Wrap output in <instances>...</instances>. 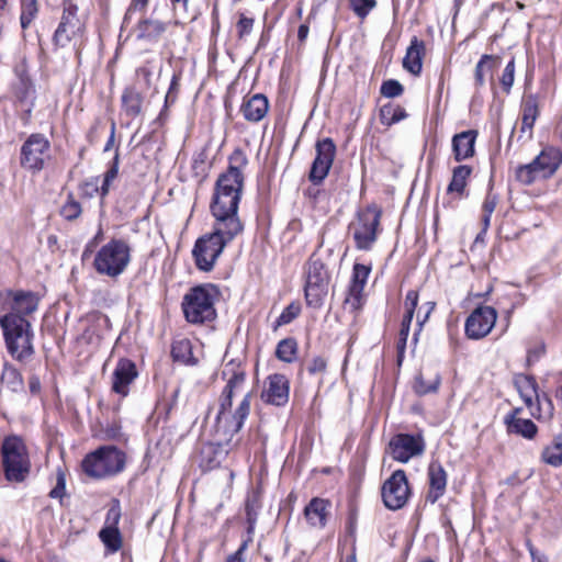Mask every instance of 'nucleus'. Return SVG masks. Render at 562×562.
Returning <instances> with one entry per match:
<instances>
[{
  "label": "nucleus",
  "instance_id": "a211bd4d",
  "mask_svg": "<svg viewBox=\"0 0 562 562\" xmlns=\"http://www.w3.org/2000/svg\"><path fill=\"white\" fill-rule=\"evenodd\" d=\"M138 376L136 364L130 359H120L112 373V391L122 397L130 393V385Z\"/></svg>",
  "mask_w": 562,
  "mask_h": 562
},
{
  "label": "nucleus",
  "instance_id": "ddd939ff",
  "mask_svg": "<svg viewBox=\"0 0 562 562\" xmlns=\"http://www.w3.org/2000/svg\"><path fill=\"white\" fill-rule=\"evenodd\" d=\"M316 157L312 164L308 179L314 184H321L327 177L336 155V145L334 140L326 137L318 140L315 145Z\"/></svg>",
  "mask_w": 562,
  "mask_h": 562
},
{
  "label": "nucleus",
  "instance_id": "f03ea898",
  "mask_svg": "<svg viewBox=\"0 0 562 562\" xmlns=\"http://www.w3.org/2000/svg\"><path fill=\"white\" fill-rule=\"evenodd\" d=\"M0 327L7 350L13 359L24 362L34 356V331L27 318L3 314L0 317Z\"/></svg>",
  "mask_w": 562,
  "mask_h": 562
},
{
  "label": "nucleus",
  "instance_id": "aec40b11",
  "mask_svg": "<svg viewBox=\"0 0 562 562\" xmlns=\"http://www.w3.org/2000/svg\"><path fill=\"white\" fill-rule=\"evenodd\" d=\"M232 439L225 438V442H206L200 450V467L204 470L217 468L226 458Z\"/></svg>",
  "mask_w": 562,
  "mask_h": 562
},
{
  "label": "nucleus",
  "instance_id": "5701e85b",
  "mask_svg": "<svg viewBox=\"0 0 562 562\" xmlns=\"http://www.w3.org/2000/svg\"><path fill=\"white\" fill-rule=\"evenodd\" d=\"M331 504L328 499L314 497L304 508V516L313 528H324L329 516Z\"/></svg>",
  "mask_w": 562,
  "mask_h": 562
},
{
  "label": "nucleus",
  "instance_id": "a18cd8bd",
  "mask_svg": "<svg viewBox=\"0 0 562 562\" xmlns=\"http://www.w3.org/2000/svg\"><path fill=\"white\" fill-rule=\"evenodd\" d=\"M364 286L350 283L348 286L347 295L344 304L349 306L352 311H357L362 305V293Z\"/></svg>",
  "mask_w": 562,
  "mask_h": 562
},
{
  "label": "nucleus",
  "instance_id": "4d7b16f0",
  "mask_svg": "<svg viewBox=\"0 0 562 562\" xmlns=\"http://www.w3.org/2000/svg\"><path fill=\"white\" fill-rule=\"evenodd\" d=\"M149 0H131V3L124 14L122 25L127 26L136 11H145Z\"/></svg>",
  "mask_w": 562,
  "mask_h": 562
},
{
  "label": "nucleus",
  "instance_id": "4be33fe9",
  "mask_svg": "<svg viewBox=\"0 0 562 562\" xmlns=\"http://www.w3.org/2000/svg\"><path fill=\"white\" fill-rule=\"evenodd\" d=\"M269 111V100L262 93H256L245 99L240 106L244 119L250 123L260 122Z\"/></svg>",
  "mask_w": 562,
  "mask_h": 562
},
{
  "label": "nucleus",
  "instance_id": "680f3d73",
  "mask_svg": "<svg viewBox=\"0 0 562 562\" xmlns=\"http://www.w3.org/2000/svg\"><path fill=\"white\" fill-rule=\"evenodd\" d=\"M326 367H327V362L326 360L321 357V356H316L314 358H312L307 363H306V370L310 374H318V373H323L325 372L326 370Z\"/></svg>",
  "mask_w": 562,
  "mask_h": 562
},
{
  "label": "nucleus",
  "instance_id": "2eb2a0df",
  "mask_svg": "<svg viewBox=\"0 0 562 562\" xmlns=\"http://www.w3.org/2000/svg\"><path fill=\"white\" fill-rule=\"evenodd\" d=\"M391 454L394 460L406 463L413 457L419 456L425 450V440L420 432L398 434L390 441Z\"/></svg>",
  "mask_w": 562,
  "mask_h": 562
},
{
  "label": "nucleus",
  "instance_id": "423d86ee",
  "mask_svg": "<svg viewBox=\"0 0 562 562\" xmlns=\"http://www.w3.org/2000/svg\"><path fill=\"white\" fill-rule=\"evenodd\" d=\"M126 454L114 446H103L86 456L83 472L95 479L112 476L125 468Z\"/></svg>",
  "mask_w": 562,
  "mask_h": 562
},
{
  "label": "nucleus",
  "instance_id": "72a5a7b5",
  "mask_svg": "<svg viewBox=\"0 0 562 562\" xmlns=\"http://www.w3.org/2000/svg\"><path fill=\"white\" fill-rule=\"evenodd\" d=\"M143 95L135 88H126L122 94V105L125 114L135 119L142 113Z\"/></svg>",
  "mask_w": 562,
  "mask_h": 562
},
{
  "label": "nucleus",
  "instance_id": "b1692460",
  "mask_svg": "<svg viewBox=\"0 0 562 562\" xmlns=\"http://www.w3.org/2000/svg\"><path fill=\"white\" fill-rule=\"evenodd\" d=\"M168 23L155 19H142L135 27L136 38L149 44L157 43L166 32Z\"/></svg>",
  "mask_w": 562,
  "mask_h": 562
},
{
  "label": "nucleus",
  "instance_id": "37998d69",
  "mask_svg": "<svg viewBox=\"0 0 562 562\" xmlns=\"http://www.w3.org/2000/svg\"><path fill=\"white\" fill-rule=\"evenodd\" d=\"M21 15L20 23L23 30L27 29L38 13L37 0H20Z\"/></svg>",
  "mask_w": 562,
  "mask_h": 562
},
{
  "label": "nucleus",
  "instance_id": "dca6fc26",
  "mask_svg": "<svg viewBox=\"0 0 562 562\" xmlns=\"http://www.w3.org/2000/svg\"><path fill=\"white\" fill-rule=\"evenodd\" d=\"M78 7L67 3L64 7L60 22L54 33L53 41L56 46L65 47L81 31L82 24L77 15Z\"/></svg>",
  "mask_w": 562,
  "mask_h": 562
},
{
  "label": "nucleus",
  "instance_id": "603ef678",
  "mask_svg": "<svg viewBox=\"0 0 562 562\" xmlns=\"http://www.w3.org/2000/svg\"><path fill=\"white\" fill-rule=\"evenodd\" d=\"M380 92L385 98H396L403 94L404 88L400 81L389 79L382 82Z\"/></svg>",
  "mask_w": 562,
  "mask_h": 562
},
{
  "label": "nucleus",
  "instance_id": "cd10ccee",
  "mask_svg": "<svg viewBox=\"0 0 562 562\" xmlns=\"http://www.w3.org/2000/svg\"><path fill=\"white\" fill-rule=\"evenodd\" d=\"M425 44L414 36L403 59V67L413 75H419L423 68Z\"/></svg>",
  "mask_w": 562,
  "mask_h": 562
},
{
  "label": "nucleus",
  "instance_id": "a878e982",
  "mask_svg": "<svg viewBox=\"0 0 562 562\" xmlns=\"http://www.w3.org/2000/svg\"><path fill=\"white\" fill-rule=\"evenodd\" d=\"M520 408H516L504 418V423L507 427L508 434L521 436L526 439H533L538 432L537 425L531 419H525L517 417Z\"/></svg>",
  "mask_w": 562,
  "mask_h": 562
},
{
  "label": "nucleus",
  "instance_id": "c756f323",
  "mask_svg": "<svg viewBox=\"0 0 562 562\" xmlns=\"http://www.w3.org/2000/svg\"><path fill=\"white\" fill-rule=\"evenodd\" d=\"M245 380L246 374L243 370L234 371L220 395L218 405H222L223 408L232 405L234 397L241 391Z\"/></svg>",
  "mask_w": 562,
  "mask_h": 562
},
{
  "label": "nucleus",
  "instance_id": "c03bdc74",
  "mask_svg": "<svg viewBox=\"0 0 562 562\" xmlns=\"http://www.w3.org/2000/svg\"><path fill=\"white\" fill-rule=\"evenodd\" d=\"M328 289L305 284V299L310 307L319 308L326 297Z\"/></svg>",
  "mask_w": 562,
  "mask_h": 562
},
{
  "label": "nucleus",
  "instance_id": "13d9d810",
  "mask_svg": "<svg viewBox=\"0 0 562 562\" xmlns=\"http://www.w3.org/2000/svg\"><path fill=\"white\" fill-rule=\"evenodd\" d=\"M514 78H515V60H514V58H512L507 63L504 71H503V75L501 77V83L503 86V89L506 92H509L510 88L513 87Z\"/></svg>",
  "mask_w": 562,
  "mask_h": 562
},
{
  "label": "nucleus",
  "instance_id": "c85d7f7f",
  "mask_svg": "<svg viewBox=\"0 0 562 562\" xmlns=\"http://www.w3.org/2000/svg\"><path fill=\"white\" fill-rule=\"evenodd\" d=\"M515 385L526 406L532 411L533 400L540 403V393L535 378L531 375L520 374L516 376Z\"/></svg>",
  "mask_w": 562,
  "mask_h": 562
},
{
  "label": "nucleus",
  "instance_id": "774afa93",
  "mask_svg": "<svg viewBox=\"0 0 562 562\" xmlns=\"http://www.w3.org/2000/svg\"><path fill=\"white\" fill-rule=\"evenodd\" d=\"M529 552H530L532 562H549L548 557L544 553L536 550L531 546L529 547Z\"/></svg>",
  "mask_w": 562,
  "mask_h": 562
},
{
  "label": "nucleus",
  "instance_id": "9b49d317",
  "mask_svg": "<svg viewBox=\"0 0 562 562\" xmlns=\"http://www.w3.org/2000/svg\"><path fill=\"white\" fill-rule=\"evenodd\" d=\"M382 499L391 510L402 508L408 501L409 487L404 470H396L382 486Z\"/></svg>",
  "mask_w": 562,
  "mask_h": 562
},
{
  "label": "nucleus",
  "instance_id": "bb28decb",
  "mask_svg": "<svg viewBox=\"0 0 562 562\" xmlns=\"http://www.w3.org/2000/svg\"><path fill=\"white\" fill-rule=\"evenodd\" d=\"M477 137V132L475 130L463 131L459 134H456L452 138V150L454 155V159L457 161H462L472 157L475 153L474 145Z\"/></svg>",
  "mask_w": 562,
  "mask_h": 562
},
{
  "label": "nucleus",
  "instance_id": "2f4dec72",
  "mask_svg": "<svg viewBox=\"0 0 562 562\" xmlns=\"http://www.w3.org/2000/svg\"><path fill=\"white\" fill-rule=\"evenodd\" d=\"M0 383L11 392L23 391L24 382L20 371L10 362H4L0 376Z\"/></svg>",
  "mask_w": 562,
  "mask_h": 562
},
{
  "label": "nucleus",
  "instance_id": "e433bc0d",
  "mask_svg": "<svg viewBox=\"0 0 562 562\" xmlns=\"http://www.w3.org/2000/svg\"><path fill=\"white\" fill-rule=\"evenodd\" d=\"M541 460L554 468L562 465V436H555L552 442L544 447Z\"/></svg>",
  "mask_w": 562,
  "mask_h": 562
},
{
  "label": "nucleus",
  "instance_id": "7c9ffc66",
  "mask_svg": "<svg viewBox=\"0 0 562 562\" xmlns=\"http://www.w3.org/2000/svg\"><path fill=\"white\" fill-rule=\"evenodd\" d=\"M328 281L329 277L325 265L319 259L311 258L307 263L305 284L328 289Z\"/></svg>",
  "mask_w": 562,
  "mask_h": 562
},
{
  "label": "nucleus",
  "instance_id": "ea45409f",
  "mask_svg": "<svg viewBox=\"0 0 562 562\" xmlns=\"http://www.w3.org/2000/svg\"><path fill=\"white\" fill-rule=\"evenodd\" d=\"M99 538L103 542L106 551L110 553L117 552L122 547V536L119 528L103 527L99 531Z\"/></svg>",
  "mask_w": 562,
  "mask_h": 562
},
{
  "label": "nucleus",
  "instance_id": "de8ad7c7",
  "mask_svg": "<svg viewBox=\"0 0 562 562\" xmlns=\"http://www.w3.org/2000/svg\"><path fill=\"white\" fill-rule=\"evenodd\" d=\"M553 403L551 397L547 393L540 394V404L539 402H533L532 411H530L531 415L533 417H541V414L544 413L548 416H551L553 414Z\"/></svg>",
  "mask_w": 562,
  "mask_h": 562
},
{
  "label": "nucleus",
  "instance_id": "6e6552de",
  "mask_svg": "<svg viewBox=\"0 0 562 562\" xmlns=\"http://www.w3.org/2000/svg\"><path fill=\"white\" fill-rule=\"evenodd\" d=\"M3 470L10 482H22L30 472V460L25 445L20 437L11 436L2 443Z\"/></svg>",
  "mask_w": 562,
  "mask_h": 562
},
{
  "label": "nucleus",
  "instance_id": "5fc2aeb1",
  "mask_svg": "<svg viewBox=\"0 0 562 562\" xmlns=\"http://www.w3.org/2000/svg\"><path fill=\"white\" fill-rule=\"evenodd\" d=\"M418 305V292L415 290H409L406 293L404 307L405 314L403 316L404 321L412 322L414 317L415 310Z\"/></svg>",
  "mask_w": 562,
  "mask_h": 562
},
{
  "label": "nucleus",
  "instance_id": "e2e57ef3",
  "mask_svg": "<svg viewBox=\"0 0 562 562\" xmlns=\"http://www.w3.org/2000/svg\"><path fill=\"white\" fill-rule=\"evenodd\" d=\"M254 26V19L247 18L244 14L240 15V19L237 23V32L239 38L249 35Z\"/></svg>",
  "mask_w": 562,
  "mask_h": 562
},
{
  "label": "nucleus",
  "instance_id": "9d476101",
  "mask_svg": "<svg viewBox=\"0 0 562 562\" xmlns=\"http://www.w3.org/2000/svg\"><path fill=\"white\" fill-rule=\"evenodd\" d=\"M49 140L43 134H31L21 147V167L34 172L41 171L49 157Z\"/></svg>",
  "mask_w": 562,
  "mask_h": 562
},
{
  "label": "nucleus",
  "instance_id": "393cba45",
  "mask_svg": "<svg viewBox=\"0 0 562 562\" xmlns=\"http://www.w3.org/2000/svg\"><path fill=\"white\" fill-rule=\"evenodd\" d=\"M16 106L22 112L21 120L27 124L35 103V89L26 80H21L15 89Z\"/></svg>",
  "mask_w": 562,
  "mask_h": 562
},
{
  "label": "nucleus",
  "instance_id": "864d4df0",
  "mask_svg": "<svg viewBox=\"0 0 562 562\" xmlns=\"http://www.w3.org/2000/svg\"><path fill=\"white\" fill-rule=\"evenodd\" d=\"M350 8L355 12V14L364 19L370 11L376 5L375 0H349Z\"/></svg>",
  "mask_w": 562,
  "mask_h": 562
},
{
  "label": "nucleus",
  "instance_id": "6e6d98bb",
  "mask_svg": "<svg viewBox=\"0 0 562 562\" xmlns=\"http://www.w3.org/2000/svg\"><path fill=\"white\" fill-rule=\"evenodd\" d=\"M370 271V267L362 263H355L350 283L364 286Z\"/></svg>",
  "mask_w": 562,
  "mask_h": 562
},
{
  "label": "nucleus",
  "instance_id": "c9c22d12",
  "mask_svg": "<svg viewBox=\"0 0 562 562\" xmlns=\"http://www.w3.org/2000/svg\"><path fill=\"white\" fill-rule=\"evenodd\" d=\"M171 356L175 361L184 364H194L196 362L193 358L191 341L186 338L172 342Z\"/></svg>",
  "mask_w": 562,
  "mask_h": 562
},
{
  "label": "nucleus",
  "instance_id": "58836bf2",
  "mask_svg": "<svg viewBox=\"0 0 562 562\" xmlns=\"http://www.w3.org/2000/svg\"><path fill=\"white\" fill-rule=\"evenodd\" d=\"M440 383L441 376L439 373H435L428 380H426L424 374L420 373L415 379L414 391L419 396L436 393L439 389Z\"/></svg>",
  "mask_w": 562,
  "mask_h": 562
},
{
  "label": "nucleus",
  "instance_id": "a19ab883",
  "mask_svg": "<svg viewBox=\"0 0 562 562\" xmlns=\"http://www.w3.org/2000/svg\"><path fill=\"white\" fill-rule=\"evenodd\" d=\"M297 352V342L294 338H284L279 341L276 349V357L286 363L295 360Z\"/></svg>",
  "mask_w": 562,
  "mask_h": 562
},
{
  "label": "nucleus",
  "instance_id": "bf43d9fd",
  "mask_svg": "<svg viewBox=\"0 0 562 562\" xmlns=\"http://www.w3.org/2000/svg\"><path fill=\"white\" fill-rule=\"evenodd\" d=\"M492 61V57L488 55H483L482 58L475 66L474 77L477 86L484 85V75L485 71L490 69V63Z\"/></svg>",
  "mask_w": 562,
  "mask_h": 562
},
{
  "label": "nucleus",
  "instance_id": "0e129e2a",
  "mask_svg": "<svg viewBox=\"0 0 562 562\" xmlns=\"http://www.w3.org/2000/svg\"><path fill=\"white\" fill-rule=\"evenodd\" d=\"M65 490H66L65 475L61 472H59L58 475H57L56 485L49 492V497H52V498H61L63 495L65 494Z\"/></svg>",
  "mask_w": 562,
  "mask_h": 562
},
{
  "label": "nucleus",
  "instance_id": "f257e3e1",
  "mask_svg": "<svg viewBox=\"0 0 562 562\" xmlns=\"http://www.w3.org/2000/svg\"><path fill=\"white\" fill-rule=\"evenodd\" d=\"M248 159L243 150L236 149L229 157L227 170L221 173L215 182L214 193L210 210L215 223L231 228L244 231V225L238 216V205L244 188L243 169Z\"/></svg>",
  "mask_w": 562,
  "mask_h": 562
},
{
  "label": "nucleus",
  "instance_id": "f704fd0d",
  "mask_svg": "<svg viewBox=\"0 0 562 562\" xmlns=\"http://www.w3.org/2000/svg\"><path fill=\"white\" fill-rule=\"evenodd\" d=\"M472 172V168L467 165H460L456 167L452 171V178L450 183L448 184L447 192L458 193L461 195L467 187V180Z\"/></svg>",
  "mask_w": 562,
  "mask_h": 562
},
{
  "label": "nucleus",
  "instance_id": "473e14b6",
  "mask_svg": "<svg viewBox=\"0 0 562 562\" xmlns=\"http://www.w3.org/2000/svg\"><path fill=\"white\" fill-rule=\"evenodd\" d=\"M521 131H531L539 115L538 98L535 94L527 95L521 105Z\"/></svg>",
  "mask_w": 562,
  "mask_h": 562
},
{
  "label": "nucleus",
  "instance_id": "8fccbe9b",
  "mask_svg": "<svg viewBox=\"0 0 562 562\" xmlns=\"http://www.w3.org/2000/svg\"><path fill=\"white\" fill-rule=\"evenodd\" d=\"M81 205L71 195L68 196L67 201L60 209V215L67 221H74L81 214Z\"/></svg>",
  "mask_w": 562,
  "mask_h": 562
},
{
  "label": "nucleus",
  "instance_id": "49530a36",
  "mask_svg": "<svg viewBox=\"0 0 562 562\" xmlns=\"http://www.w3.org/2000/svg\"><path fill=\"white\" fill-rule=\"evenodd\" d=\"M301 313V305L297 302L290 303L276 319L273 328L277 329L283 325L290 324Z\"/></svg>",
  "mask_w": 562,
  "mask_h": 562
},
{
  "label": "nucleus",
  "instance_id": "f3484780",
  "mask_svg": "<svg viewBox=\"0 0 562 562\" xmlns=\"http://www.w3.org/2000/svg\"><path fill=\"white\" fill-rule=\"evenodd\" d=\"M290 382L284 374L274 373L268 376L261 393L265 403L274 406H284L289 402Z\"/></svg>",
  "mask_w": 562,
  "mask_h": 562
},
{
  "label": "nucleus",
  "instance_id": "0eeeda50",
  "mask_svg": "<svg viewBox=\"0 0 562 562\" xmlns=\"http://www.w3.org/2000/svg\"><path fill=\"white\" fill-rule=\"evenodd\" d=\"M562 162V154L554 147L544 148L531 162L516 168L518 182L529 186L539 179L552 177Z\"/></svg>",
  "mask_w": 562,
  "mask_h": 562
},
{
  "label": "nucleus",
  "instance_id": "7ed1b4c3",
  "mask_svg": "<svg viewBox=\"0 0 562 562\" xmlns=\"http://www.w3.org/2000/svg\"><path fill=\"white\" fill-rule=\"evenodd\" d=\"M221 292L212 283L199 284L191 288L182 299L181 308L184 318L190 324H204L216 318L215 302Z\"/></svg>",
  "mask_w": 562,
  "mask_h": 562
},
{
  "label": "nucleus",
  "instance_id": "412c9836",
  "mask_svg": "<svg viewBox=\"0 0 562 562\" xmlns=\"http://www.w3.org/2000/svg\"><path fill=\"white\" fill-rule=\"evenodd\" d=\"M429 490L426 501L435 504L446 492L447 472L439 461H431L428 465Z\"/></svg>",
  "mask_w": 562,
  "mask_h": 562
},
{
  "label": "nucleus",
  "instance_id": "4c0bfd02",
  "mask_svg": "<svg viewBox=\"0 0 562 562\" xmlns=\"http://www.w3.org/2000/svg\"><path fill=\"white\" fill-rule=\"evenodd\" d=\"M407 116L405 109L398 104L386 103L380 109V121L383 125L391 126Z\"/></svg>",
  "mask_w": 562,
  "mask_h": 562
},
{
  "label": "nucleus",
  "instance_id": "6ab92c4d",
  "mask_svg": "<svg viewBox=\"0 0 562 562\" xmlns=\"http://www.w3.org/2000/svg\"><path fill=\"white\" fill-rule=\"evenodd\" d=\"M40 297L31 291H10L8 293L9 311L5 314H15L18 317L30 316L37 311Z\"/></svg>",
  "mask_w": 562,
  "mask_h": 562
},
{
  "label": "nucleus",
  "instance_id": "20e7f679",
  "mask_svg": "<svg viewBox=\"0 0 562 562\" xmlns=\"http://www.w3.org/2000/svg\"><path fill=\"white\" fill-rule=\"evenodd\" d=\"M240 233L214 223L213 232L198 238L193 246L192 256L196 268L211 271L224 248Z\"/></svg>",
  "mask_w": 562,
  "mask_h": 562
},
{
  "label": "nucleus",
  "instance_id": "f8f14e48",
  "mask_svg": "<svg viewBox=\"0 0 562 562\" xmlns=\"http://www.w3.org/2000/svg\"><path fill=\"white\" fill-rule=\"evenodd\" d=\"M380 216V211L371 209L358 215V221L352 225V236L358 249L369 250L372 247L376 239Z\"/></svg>",
  "mask_w": 562,
  "mask_h": 562
},
{
  "label": "nucleus",
  "instance_id": "3c124183",
  "mask_svg": "<svg viewBox=\"0 0 562 562\" xmlns=\"http://www.w3.org/2000/svg\"><path fill=\"white\" fill-rule=\"evenodd\" d=\"M121 504L120 501L114 498L112 499V504L108 509L104 527L105 528H119V522L121 519Z\"/></svg>",
  "mask_w": 562,
  "mask_h": 562
},
{
  "label": "nucleus",
  "instance_id": "69168bd1",
  "mask_svg": "<svg viewBox=\"0 0 562 562\" xmlns=\"http://www.w3.org/2000/svg\"><path fill=\"white\" fill-rule=\"evenodd\" d=\"M497 205V198L491 193H488L483 202L482 211L485 214H493L495 207Z\"/></svg>",
  "mask_w": 562,
  "mask_h": 562
},
{
  "label": "nucleus",
  "instance_id": "79ce46f5",
  "mask_svg": "<svg viewBox=\"0 0 562 562\" xmlns=\"http://www.w3.org/2000/svg\"><path fill=\"white\" fill-rule=\"evenodd\" d=\"M260 507H261V505H260L259 495L256 493L248 495L246 503H245V512H246V520L248 524L247 531L249 533H251L255 529Z\"/></svg>",
  "mask_w": 562,
  "mask_h": 562
},
{
  "label": "nucleus",
  "instance_id": "1a4fd4ad",
  "mask_svg": "<svg viewBox=\"0 0 562 562\" xmlns=\"http://www.w3.org/2000/svg\"><path fill=\"white\" fill-rule=\"evenodd\" d=\"M251 397V392L245 393L236 408H233V404L225 406V408L218 405L215 417L217 435L232 439L234 435L241 430L250 413Z\"/></svg>",
  "mask_w": 562,
  "mask_h": 562
},
{
  "label": "nucleus",
  "instance_id": "338daca9",
  "mask_svg": "<svg viewBox=\"0 0 562 562\" xmlns=\"http://www.w3.org/2000/svg\"><path fill=\"white\" fill-rule=\"evenodd\" d=\"M249 542H250V539L244 540L241 542V544L239 546V548L237 549V551L235 553L231 554L226 559V562H244L243 553L248 548Z\"/></svg>",
  "mask_w": 562,
  "mask_h": 562
},
{
  "label": "nucleus",
  "instance_id": "39448f33",
  "mask_svg": "<svg viewBox=\"0 0 562 562\" xmlns=\"http://www.w3.org/2000/svg\"><path fill=\"white\" fill-rule=\"evenodd\" d=\"M131 262V246L124 239L112 238L95 254L93 267L99 274L117 278Z\"/></svg>",
  "mask_w": 562,
  "mask_h": 562
},
{
  "label": "nucleus",
  "instance_id": "09e8293b",
  "mask_svg": "<svg viewBox=\"0 0 562 562\" xmlns=\"http://www.w3.org/2000/svg\"><path fill=\"white\" fill-rule=\"evenodd\" d=\"M119 173V153H115L110 168L104 173L103 182L100 189L101 196H105L109 193L111 182L116 178Z\"/></svg>",
  "mask_w": 562,
  "mask_h": 562
},
{
  "label": "nucleus",
  "instance_id": "4468645a",
  "mask_svg": "<svg viewBox=\"0 0 562 562\" xmlns=\"http://www.w3.org/2000/svg\"><path fill=\"white\" fill-rule=\"evenodd\" d=\"M497 319V312L492 306H477L465 321V335L470 339L485 337L494 327Z\"/></svg>",
  "mask_w": 562,
  "mask_h": 562
},
{
  "label": "nucleus",
  "instance_id": "052dcab7",
  "mask_svg": "<svg viewBox=\"0 0 562 562\" xmlns=\"http://www.w3.org/2000/svg\"><path fill=\"white\" fill-rule=\"evenodd\" d=\"M411 324H412V322L402 319L401 329H400V334H398V340H397V350H398L400 357L405 351L407 338H408L409 330H411Z\"/></svg>",
  "mask_w": 562,
  "mask_h": 562
}]
</instances>
